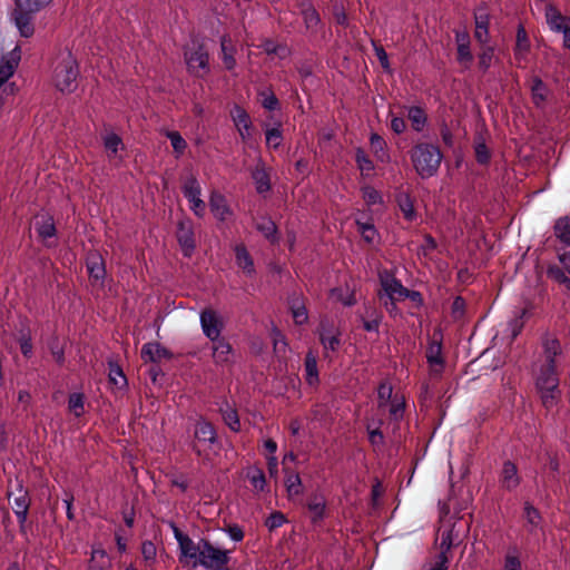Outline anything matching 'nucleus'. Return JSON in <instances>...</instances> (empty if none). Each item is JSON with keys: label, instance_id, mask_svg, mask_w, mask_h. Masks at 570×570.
Listing matches in <instances>:
<instances>
[{"label": "nucleus", "instance_id": "obj_34", "mask_svg": "<svg viewBox=\"0 0 570 570\" xmlns=\"http://www.w3.org/2000/svg\"><path fill=\"white\" fill-rule=\"evenodd\" d=\"M320 340L325 351L335 352L340 346L338 333L326 330L325 326L320 331Z\"/></svg>", "mask_w": 570, "mask_h": 570}, {"label": "nucleus", "instance_id": "obj_47", "mask_svg": "<svg viewBox=\"0 0 570 570\" xmlns=\"http://www.w3.org/2000/svg\"><path fill=\"white\" fill-rule=\"evenodd\" d=\"M68 409L77 417L85 412V396L82 393H72L68 399Z\"/></svg>", "mask_w": 570, "mask_h": 570}, {"label": "nucleus", "instance_id": "obj_12", "mask_svg": "<svg viewBox=\"0 0 570 570\" xmlns=\"http://www.w3.org/2000/svg\"><path fill=\"white\" fill-rule=\"evenodd\" d=\"M379 277L384 295L390 301L401 299L403 295L407 294V288L393 274L384 271L380 273Z\"/></svg>", "mask_w": 570, "mask_h": 570}, {"label": "nucleus", "instance_id": "obj_26", "mask_svg": "<svg viewBox=\"0 0 570 570\" xmlns=\"http://www.w3.org/2000/svg\"><path fill=\"white\" fill-rule=\"evenodd\" d=\"M530 41L527 35V31L522 24H519L517 30V39H515V46H514V58L521 62L527 59V56L530 51Z\"/></svg>", "mask_w": 570, "mask_h": 570}, {"label": "nucleus", "instance_id": "obj_3", "mask_svg": "<svg viewBox=\"0 0 570 570\" xmlns=\"http://www.w3.org/2000/svg\"><path fill=\"white\" fill-rule=\"evenodd\" d=\"M411 160L417 175L426 179L436 175L442 154L436 146L423 142L412 149Z\"/></svg>", "mask_w": 570, "mask_h": 570}, {"label": "nucleus", "instance_id": "obj_16", "mask_svg": "<svg viewBox=\"0 0 570 570\" xmlns=\"http://www.w3.org/2000/svg\"><path fill=\"white\" fill-rule=\"evenodd\" d=\"M426 361L429 363L431 374L439 376L444 368V358L442 355L441 341L433 340L426 351Z\"/></svg>", "mask_w": 570, "mask_h": 570}, {"label": "nucleus", "instance_id": "obj_45", "mask_svg": "<svg viewBox=\"0 0 570 570\" xmlns=\"http://www.w3.org/2000/svg\"><path fill=\"white\" fill-rule=\"evenodd\" d=\"M407 117L412 122V127L416 131H422L426 124V115L420 107H411L407 112Z\"/></svg>", "mask_w": 570, "mask_h": 570}, {"label": "nucleus", "instance_id": "obj_41", "mask_svg": "<svg viewBox=\"0 0 570 570\" xmlns=\"http://www.w3.org/2000/svg\"><path fill=\"white\" fill-rule=\"evenodd\" d=\"M382 421L379 420L376 423H367L366 430L368 434V441L374 448H382L384 444V435L380 429Z\"/></svg>", "mask_w": 570, "mask_h": 570}, {"label": "nucleus", "instance_id": "obj_20", "mask_svg": "<svg viewBox=\"0 0 570 570\" xmlns=\"http://www.w3.org/2000/svg\"><path fill=\"white\" fill-rule=\"evenodd\" d=\"M474 22H475V30H474V37L475 39L482 43L487 45L489 42V23H490V17L488 12L483 9L478 10L474 13Z\"/></svg>", "mask_w": 570, "mask_h": 570}, {"label": "nucleus", "instance_id": "obj_32", "mask_svg": "<svg viewBox=\"0 0 570 570\" xmlns=\"http://www.w3.org/2000/svg\"><path fill=\"white\" fill-rule=\"evenodd\" d=\"M222 60L227 70H233L236 67V59L234 57L235 49L230 40L224 36L220 39Z\"/></svg>", "mask_w": 570, "mask_h": 570}, {"label": "nucleus", "instance_id": "obj_10", "mask_svg": "<svg viewBox=\"0 0 570 570\" xmlns=\"http://www.w3.org/2000/svg\"><path fill=\"white\" fill-rule=\"evenodd\" d=\"M199 323L204 335L212 342L220 337L224 330L222 315L214 309H204L199 314Z\"/></svg>", "mask_w": 570, "mask_h": 570}, {"label": "nucleus", "instance_id": "obj_42", "mask_svg": "<svg viewBox=\"0 0 570 570\" xmlns=\"http://www.w3.org/2000/svg\"><path fill=\"white\" fill-rule=\"evenodd\" d=\"M502 570H522V563L518 548H510L507 551Z\"/></svg>", "mask_w": 570, "mask_h": 570}, {"label": "nucleus", "instance_id": "obj_31", "mask_svg": "<svg viewBox=\"0 0 570 570\" xmlns=\"http://www.w3.org/2000/svg\"><path fill=\"white\" fill-rule=\"evenodd\" d=\"M304 368H305V380L309 386H315L320 382L318 377V368H317V358L312 353L308 352L305 357L304 362Z\"/></svg>", "mask_w": 570, "mask_h": 570}, {"label": "nucleus", "instance_id": "obj_7", "mask_svg": "<svg viewBox=\"0 0 570 570\" xmlns=\"http://www.w3.org/2000/svg\"><path fill=\"white\" fill-rule=\"evenodd\" d=\"M181 191L189 203V209L202 218L206 213V204L202 199V186L195 176H189L181 186Z\"/></svg>", "mask_w": 570, "mask_h": 570}, {"label": "nucleus", "instance_id": "obj_37", "mask_svg": "<svg viewBox=\"0 0 570 570\" xmlns=\"http://www.w3.org/2000/svg\"><path fill=\"white\" fill-rule=\"evenodd\" d=\"M256 229L262 233L268 240H277V227L275 223L268 217H262L256 223Z\"/></svg>", "mask_w": 570, "mask_h": 570}, {"label": "nucleus", "instance_id": "obj_15", "mask_svg": "<svg viewBox=\"0 0 570 570\" xmlns=\"http://www.w3.org/2000/svg\"><path fill=\"white\" fill-rule=\"evenodd\" d=\"M208 203L210 212L217 220L226 222L233 216V210L223 194L213 191Z\"/></svg>", "mask_w": 570, "mask_h": 570}, {"label": "nucleus", "instance_id": "obj_22", "mask_svg": "<svg viewBox=\"0 0 570 570\" xmlns=\"http://www.w3.org/2000/svg\"><path fill=\"white\" fill-rule=\"evenodd\" d=\"M500 482L505 490H514L520 484V476L517 465L511 461H505L502 466Z\"/></svg>", "mask_w": 570, "mask_h": 570}, {"label": "nucleus", "instance_id": "obj_53", "mask_svg": "<svg viewBox=\"0 0 570 570\" xmlns=\"http://www.w3.org/2000/svg\"><path fill=\"white\" fill-rule=\"evenodd\" d=\"M167 138L170 140L174 151L180 156L186 149V141L178 131H168Z\"/></svg>", "mask_w": 570, "mask_h": 570}, {"label": "nucleus", "instance_id": "obj_49", "mask_svg": "<svg viewBox=\"0 0 570 570\" xmlns=\"http://www.w3.org/2000/svg\"><path fill=\"white\" fill-rule=\"evenodd\" d=\"M371 147L374 151V155L376 158L381 161H384L389 158L386 151H385V141L381 136L377 134H372L370 137Z\"/></svg>", "mask_w": 570, "mask_h": 570}, {"label": "nucleus", "instance_id": "obj_43", "mask_svg": "<svg viewBox=\"0 0 570 570\" xmlns=\"http://www.w3.org/2000/svg\"><path fill=\"white\" fill-rule=\"evenodd\" d=\"M109 567V559L102 549H94L91 553V561L88 570H107Z\"/></svg>", "mask_w": 570, "mask_h": 570}, {"label": "nucleus", "instance_id": "obj_38", "mask_svg": "<svg viewBox=\"0 0 570 570\" xmlns=\"http://www.w3.org/2000/svg\"><path fill=\"white\" fill-rule=\"evenodd\" d=\"M553 229L558 239L570 245V218L568 216L560 217L556 222Z\"/></svg>", "mask_w": 570, "mask_h": 570}, {"label": "nucleus", "instance_id": "obj_33", "mask_svg": "<svg viewBox=\"0 0 570 570\" xmlns=\"http://www.w3.org/2000/svg\"><path fill=\"white\" fill-rule=\"evenodd\" d=\"M396 202L400 210L402 212L406 220L412 222L416 218V212L414 209L413 200L409 194L400 193L396 197Z\"/></svg>", "mask_w": 570, "mask_h": 570}, {"label": "nucleus", "instance_id": "obj_4", "mask_svg": "<svg viewBox=\"0 0 570 570\" xmlns=\"http://www.w3.org/2000/svg\"><path fill=\"white\" fill-rule=\"evenodd\" d=\"M535 386L540 393L542 404L546 409H552L559 399V380L556 373V365H544L535 379Z\"/></svg>", "mask_w": 570, "mask_h": 570}, {"label": "nucleus", "instance_id": "obj_24", "mask_svg": "<svg viewBox=\"0 0 570 570\" xmlns=\"http://www.w3.org/2000/svg\"><path fill=\"white\" fill-rule=\"evenodd\" d=\"M530 91L534 106L540 109L544 108L549 96V89L547 85L539 77H532Z\"/></svg>", "mask_w": 570, "mask_h": 570}, {"label": "nucleus", "instance_id": "obj_58", "mask_svg": "<svg viewBox=\"0 0 570 570\" xmlns=\"http://www.w3.org/2000/svg\"><path fill=\"white\" fill-rule=\"evenodd\" d=\"M363 198L367 205H376L382 203L381 194L373 187L366 186L363 188Z\"/></svg>", "mask_w": 570, "mask_h": 570}, {"label": "nucleus", "instance_id": "obj_1", "mask_svg": "<svg viewBox=\"0 0 570 570\" xmlns=\"http://www.w3.org/2000/svg\"><path fill=\"white\" fill-rule=\"evenodd\" d=\"M170 529L178 543V559L183 564L193 568L202 567L206 570H224L230 560V550L214 547L208 540L202 538L194 541L179 528L170 522Z\"/></svg>", "mask_w": 570, "mask_h": 570}, {"label": "nucleus", "instance_id": "obj_50", "mask_svg": "<svg viewBox=\"0 0 570 570\" xmlns=\"http://www.w3.org/2000/svg\"><path fill=\"white\" fill-rule=\"evenodd\" d=\"M52 0H16V6L29 12H38Z\"/></svg>", "mask_w": 570, "mask_h": 570}, {"label": "nucleus", "instance_id": "obj_60", "mask_svg": "<svg viewBox=\"0 0 570 570\" xmlns=\"http://www.w3.org/2000/svg\"><path fill=\"white\" fill-rule=\"evenodd\" d=\"M262 105L267 110H276L279 106L277 97L272 91L262 92Z\"/></svg>", "mask_w": 570, "mask_h": 570}, {"label": "nucleus", "instance_id": "obj_21", "mask_svg": "<svg viewBox=\"0 0 570 570\" xmlns=\"http://www.w3.org/2000/svg\"><path fill=\"white\" fill-rule=\"evenodd\" d=\"M233 356L234 351L228 342L222 340L220 337L213 342V360L217 365L230 363Z\"/></svg>", "mask_w": 570, "mask_h": 570}, {"label": "nucleus", "instance_id": "obj_55", "mask_svg": "<svg viewBox=\"0 0 570 570\" xmlns=\"http://www.w3.org/2000/svg\"><path fill=\"white\" fill-rule=\"evenodd\" d=\"M355 161L358 169L364 174H368L374 169L372 160L366 156L362 149L356 150Z\"/></svg>", "mask_w": 570, "mask_h": 570}, {"label": "nucleus", "instance_id": "obj_54", "mask_svg": "<svg viewBox=\"0 0 570 570\" xmlns=\"http://www.w3.org/2000/svg\"><path fill=\"white\" fill-rule=\"evenodd\" d=\"M109 380L117 387H122L127 384L122 370L116 364H110L109 366Z\"/></svg>", "mask_w": 570, "mask_h": 570}, {"label": "nucleus", "instance_id": "obj_36", "mask_svg": "<svg viewBox=\"0 0 570 570\" xmlns=\"http://www.w3.org/2000/svg\"><path fill=\"white\" fill-rule=\"evenodd\" d=\"M246 476L255 491L263 492L265 490L266 479L263 470L257 466H250L246 471Z\"/></svg>", "mask_w": 570, "mask_h": 570}, {"label": "nucleus", "instance_id": "obj_46", "mask_svg": "<svg viewBox=\"0 0 570 570\" xmlns=\"http://www.w3.org/2000/svg\"><path fill=\"white\" fill-rule=\"evenodd\" d=\"M265 139H266V145L269 148L276 149L282 145L283 132H282V127H281L279 122L276 124V126L266 129Z\"/></svg>", "mask_w": 570, "mask_h": 570}, {"label": "nucleus", "instance_id": "obj_17", "mask_svg": "<svg viewBox=\"0 0 570 570\" xmlns=\"http://www.w3.org/2000/svg\"><path fill=\"white\" fill-rule=\"evenodd\" d=\"M36 12H29L22 10L16 6L12 19L21 37L29 38L33 35V14Z\"/></svg>", "mask_w": 570, "mask_h": 570}, {"label": "nucleus", "instance_id": "obj_11", "mask_svg": "<svg viewBox=\"0 0 570 570\" xmlns=\"http://www.w3.org/2000/svg\"><path fill=\"white\" fill-rule=\"evenodd\" d=\"M546 21L550 30L563 35L564 47L570 49V17L562 16L556 7L549 4L546 7Z\"/></svg>", "mask_w": 570, "mask_h": 570}, {"label": "nucleus", "instance_id": "obj_19", "mask_svg": "<svg viewBox=\"0 0 570 570\" xmlns=\"http://www.w3.org/2000/svg\"><path fill=\"white\" fill-rule=\"evenodd\" d=\"M236 265L243 269L244 274L253 277L256 273L254 261L244 244H237L234 247Z\"/></svg>", "mask_w": 570, "mask_h": 570}, {"label": "nucleus", "instance_id": "obj_2", "mask_svg": "<svg viewBox=\"0 0 570 570\" xmlns=\"http://www.w3.org/2000/svg\"><path fill=\"white\" fill-rule=\"evenodd\" d=\"M79 67L70 50L60 51L51 63V81L57 90L70 94L77 89Z\"/></svg>", "mask_w": 570, "mask_h": 570}, {"label": "nucleus", "instance_id": "obj_30", "mask_svg": "<svg viewBox=\"0 0 570 570\" xmlns=\"http://www.w3.org/2000/svg\"><path fill=\"white\" fill-rule=\"evenodd\" d=\"M141 356L145 361L157 362L168 357L169 352L158 343H146L141 348Z\"/></svg>", "mask_w": 570, "mask_h": 570}, {"label": "nucleus", "instance_id": "obj_29", "mask_svg": "<svg viewBox=\"0 0 570 570\" xmlns=\"http://www.w3.org/2000/svg\"><path fill=\"white\" fill-rule=\"evenodd\" d=\"M546 365H556V357L561 353V346L557 338L546 336L542 341Z\"/></svg>", "mask_w": 570, "mask_h": 570}, {"label": "nucleus", "instance_id": "obj_27", "mask_svg": "<svg viewBox=\"0 0 570 570\" xmlns=\"http://www.w3.org/2000/svg\"><path fill=\"white\" fill-rule=\"evenodd\" d=\"M252 178L258 194H265L271 189L269 175L266 171L265 165L258 161L252 171Z\"/></svg>", "mask_w": 570, "mask_h": 570}, {"label": "nucleus", "instance_id": "obj_57", "mask_svg": "<svg viewBox=\"0 0 570 570\" xmlns=\"http://www.w3.org/2000/svg\"><path fill=\"white\" fill-rule=\"evenodd\" d=\"M104 145L108 151L115 155L122 147V141L118 135L110 132L105 136Z\"/></svg>", "mask_w": 570, "mask_h": 570}, {"label": "nucleus", "instance_id": "obj_40", "mask_svg": "<svg viewBox=\"0 0 570 570\" xmlns=\"http://www.w3.org/2000/svg\"><path fill=\"white\" fill-rule=\"evenodd\" d=\"M307 507L314 520H321L325 513V498L322 494H314L311 497Z\"/></svg>", "mask_w": 570, "mask_h": 570}, {"label": "nucleus", "instance_id": "obj_52", "mask_svg": "<svg viewBox=\"0 0 570 570\" xmlns=\"http://www.w3.org/2000/svg\"><path fill=\"white\" fill-rule=\"evenodd\" d=\"M494 60V48L487 46L482 49V51L479 53V67L487 71L492 62Z\"/></svg>", "mask_w": 570, "mask_h": 570}, {"label": "nucleus", "instance_id": "obj_39", "mask_svg": "<svg viewBox=\"0 0 570 570\" xmlns=\"http://www.w3.org/2000/svg\"><path fill=\"white\" fill-rule=\"evenodd\" d=\"M286 473L285 487L289 497L299 495L302 493V480L298 473L288 472L287 468H284Z\"/></svg>", "mask_w": 570, "mask_h": 570}, {"label": "nucleus", "instance_id": "obj_51", "mask_svg": "<svg viewBox=\"0 0 570 570\" xmlns=\"http://www.w3.org/2000/svg\"><path fill=\"white\" fill-rule=\"evenodd\" d=\"M379 406L386 407L387 403L393 400V389L390 383H381L377 389Z\"/></svg>", "mask_w": 570, "mask_h": 570}, {"label": "nucleus", "instance_id": "obj_28", "mask_svg": "<svg viewBox=\"0 0 570 570\" xmlns=\"http://www.w3.org/2000/svg\"><path fill=\"white\" fill-rule=\"evenodd\" d=\"M301 14L307 30L315 32L321 23V18L316 9L309 2L301 4Z\"/></svg>", "mask_w": 570, "mask_h": 570}, {"label": "nucleus", "instance_id": "obj_63", "mask_svg": "<svg viewBox=\"0 0 570 570\" xmlns=\"http://www.w3.org/2000/svg\"><path fill=\"white\" fill-rule=\"evenodd\" d=\"M286 519L284 517L283 513L281 512H275V513H272L265 524L266 527L269 529V530H273V529H276V528H279L282 527L284 523H285Z\"/></svg>", "mask_w": 570, "mask_h": 570}, {"label": "nucleus", "instance_id": "obj_8", "mask_svg": "<svg viewBox=\"0 0 570 570\" xmlns=\"http://www.w3.org/2000/svg\"><path fill=\"white\" fill-rule=\"evenodd\" d=\"M8 498L12 501V510L18 519L20 529L22 530L27 522L30 505L29 494L21 482L17 480L14 489L9 491Z\"/></svg>", "mask_w": 570, "mask_h": 570}, {"label": "nucleus", "instance_id": "obj_48", "mask_svg": "<svg viewBox=\"0 0 570 570\" xmlns=\"http://www.w3.org/2000/svg\"><path fill=\"white\" fill-rule=\"evenodd\" d=\"M386 407H389L390 416L393 420L399 421L403 417L404 410H405V403H404L403 397H399L397 395H394L393 400H391L387 403Z\"/></svg>", "mask_w": 570, "mask_h": 570}, {"label": "nucleus", "instance_id": "obj_23", "mask_svg": "<svg viewBox=\"0 0 570 570\" xmlns=\"http://www.w3.org/2000/svg\"><path fill=\"white\" fill-rule=\"evenodd\" d=\"M87 271L89 276L97 281L102 282L106 276V268L104 264V259L100 254L97 252H91L87 256Z\"/></svg>", "mask_w": 570, "mask_h": 570}, {"label": "nucleus", "instance_id": "obj_61", "mask_svg": "<svg viewBox=\"0 0 570 570\" xmlns=\"http://www.w3.org/2000/svg\"><path fill=\"white\" fill-rule=\"evenodd\" d=\"M435 248H436L435 239L430 235H425L423 244L417 249V255H420V256L422 255V256L426 257Z\"/></svg>", "mask_w": 570, "mask_h": 570}, {"label": "nucleus", "instance_id": "obj_56", "mask_svg": "<svg viewBox=\"0 0 570 570\" xmlns=\"http://www.w3.org/2000/svg\"><path fill=\"white\" fill-rule=\"evenodd\" d=\"M367 316L371 317V320L363 321V327L366 332H373L377 333L380 323H381V315L375 309H368Z\"/></svg>", "mask_w": 570, "mask_h": 570}, {"label": "nucleus", "instance_id": "obj_44", "mask_svg": "<svg viewBox=\"0 0 570 570\" xmlns=\"http://www.w3.org/2000/svg\"><path fill=\"white\" fill-rule=\"evenodd\" d=\"M524 518L527 520V523L529 524L530 532H534L537 529L540 528L541 524V515L540 512L529 502L524 503Z\"/></svg>", "mask_w": 570, "mask_h": 570}, {"label": "nucleus", "instance_id": "obj_25", "mask_svg": "<svg viewBox=\"0 0 570 570\" xmlns=\"http://www.w3.org/2000/svg\"><path fill=\"white\" fill-rule=\"evenodd\" d=\"M35 228L39 237L43 240L56 236V226L53 218L48 214H41L36 217Z\"/></svg>", "mask_w": 570, "mask_h": 570}, {"label": "nucleus", "instance_id": "obj_14", "mask_svg": "<svg viewBox=\"0 0 570 570\" xmlns=\"http://www.w3.org/2000/svg\"><path fill=\"white\" fill-rule=\"evenodd\" d=\"M177 239L184 256L190 257L196 247L190 220H183L178 224Z\"/></svg>", "mask_w": 570, "mask_h": 570}, {"label": "nucleus", "instance_id": "obj_59", "mask_svg": "<svg viewBox=\"0 0 570 570\" xmlns=\"http://www.w3.org/2000/svg\"><path fill=\"white\" fill-rule=\"evenodd\" d=\"M141 554L145 561L153 562L157 556L156 546L151 541H144L141 544Z\"/></svg>", "mask_w": 570, "mask_h": 570}, {"label": "nucleus", "instance_id": "obj_18", "mask_svg": "<svg viewBox=\"0 0 570 570\" xmlns=\"http://www.w3.org/2000/svg\"><path fill=\"white\" fill-rule=\"evenodd\" d=\"M455 42L458 47V61L469 67L473 61V56L470 49L471 39L465 30L455 31Z\"/></svg>", "mask_w": 570, "mask_h": 570}, {"label": "nucleus", "instance_id": "obj_13", "mask_svg": "<svg viewBox=\"0 0 570 570\" xmlns=\"http://www.w3.org/2000/svg\"><path fill=\"white\" fill-rule=\"evenodd\" d=\"M230 118L243 141L250 139L252 119L248 112L238 105L230 109Z\"/></svg>", "mask_w": 570, "mask_h": 570}, {"label": "nucleus", "instance_id": "obj_62", "mask_svg": "<svg viewBox=\"0 0 570 570\" xmlns=\"http://www.w3.org/2000/svg\"><path fill=\"white\" fill-rule=\"evenodd\" d=\"M292 312H293V318L296 324L302 325L307 322L308 315H307V311L304 305H302V304L294 305L292 307Z\"/></svg>", "mask_w": 570, "mask_h": 570}, {"label": "nucleus", "instance_id": "obj_9", "mask_svg": "<svg viewBox=\"0 0 570 570\" xmlns=\"http://www.w3.org/2000/svg\"><path fill=\"white\" fill-rule=\"evenodd\" d=\"M194 438L196 443L194 444L193 450L199 456L203 454L202 448L210 449L218 442L217 433L214 426L204 419H200L196 422L194 428Z\"/></svg>", "mask_w": 570, "mask_h": 570}, {"label": "nucleus", "instance_id": "obj_35", "mask_svg": "<svg viewBox=\"0 0 570 570\" xmlns=\"http://www.w3.org/2000/svg\"><path fill=\"white\" fill-rule=\"evenodd\" d=\"M357 230L366 243L374 244L379 240V233L371 222L356 218Z\"/></svg>", "mask_w": 570, "mask_h": 570}, {"label": "nucleus", "instance_id": "obj_5", "mask_svg": "<svg viewBox=\"0 0 570 570\" xmlns=\"http://www.w3.org/2000/svg\"><path fill=\"white\" fill-rule=\"evenodd\" d=\"M184 59L188 72L198 78H203L209 72V56L198 41H191L184 48Z\"/></svg>", "mask_w": 570, "mask_h": 570}, {"label": "nucleus", "instance_id": "obj_6", "mask_svg": "<svg viewBox=\"0 0 570 570\" xmlns=\"http://www.w3.org/2000/svg\"><path fill=\"white\" fill-rule=\"evenodd\" d=\"M458 538L454 534L453 527L443 528L439 532L440 540V552L435 559L428 564L425 570H448L449 557L448 553L454 544V540Z\"/></svg>", "mask_w": 570, "mask_h": 570}, {"label": "nucleus", "instance_id": "obj_64", "mask_svg": "<svg viewBox=\"0 0 570 570\" xmlns=\"http://www.w3.org/2000/svg\"><path fill=\"white\" fill-rule=\"evenodd\" d=\"M548 273L570 291V278L560 268H550Z\"/></svg>", "mask_w": 570, "mask_h": 570}]
</instances>
